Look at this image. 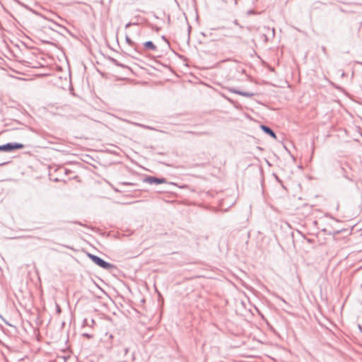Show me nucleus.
I'll list each match as a JSON object with an SVG mask.
<instances>
[{
    "mask_svg": "<svg viewBox=\"0 0 362 362\" xmlns=\"http://www.w3.org/2000/svg\"><path fill=\"white\" fill-rule=\"evenodd\" d=\"M57 311L60 312V308L59 306H57Z\"/></svg>",
    "mask_w": 362,
    "mask_h": 362,
    "instance_id": "obj_13",
    "label": "nucleus"
},
{
    "mask_svg": "<svg viewBox=\"0 0 362 362\" xmlns=\"http://www.w3.org/2000/svg\"><path fill=\"white\" fill-rule=\"evenodd\" d=\"M109 338H110V339H112V334H110V335H109Z\"/></svg>",
    "mask_w": 362,
    "mask_h": 362,
    "instance_id": "obj_15",
    "label": "nucleus"
},
{
    "mask_svg": "<svg viewBox=\"0 0 362 362\" xmlns=\"http://www.w3.org/2000/svg\"><path fill=\"white\" fill-rule=\"evenodd\" d=\"M146 128L149 129H153V128L149 127H146Z\"/></svg>",
    "mask_w": 362,
    "mask_h": 362,
    "instance_id": "obj_14",
    "label": "nucleus"
},
{
    "mask_svg": "<svg viewBox=\"0 0 362 362\" xmlns=\"http://www.w3.org/2000/svg\"><path fill=\"white\" fill-rule=\"evenodd\" d=\"M261 129L267 134L269 135L274 139L276 138L275 132L268 126L262 124L260 126Z\"/></svg>",
    "mask_w": 362,
    "mask_h": 362,
    "instance_id": "obj_4",
    "label": "nucleus"
},
{
    "mask_svg": "<svg viewBox=\"0 0 362 362\" xmlns=\"http://www.w3.org/2000/svg\"><path fill=\"white\" fill-rule=\"evenodd\" d=\"M126 42L130 45L133 44V42L128 36H126Z\"/></svg>",
    "mask_w": 362,
    "mask_h": 362,
    "instance_id": "obj_8",
    "label": "nucleus"
},
{
    "mask_svg": "<svg viewBox=\"0 0 362 362\" xmlns=\"http://www.w3.org/2000/svg\"><path fill=\"white\" fill-rule=\"evenodd\" d=\"M144 182L149 183V184L158 185V184L166 183L167 180L165 178H159V177H156L148 176L144 178Z\"/></svg>",
    "mask_w": 362,
    "mask_h": 362,
    "instance_id": "obj_3",
    "label": "nucleus"
},
{
    "mask_svg": "<svg viewBox=\"0 0 362 362\" xmlns=\"http://www.w3.org/2000/svg\"><path fill=\"white\" fill-rule=\"evenodd\" d=\"M129 351V349L128 348H123L122 350V352L124 355H126Z\"/></svg>",
    "mask_w": 362,
    "mask_h": 362,
    "instance_id": "obj_9",
    "label": "nucleus"
},
{
    "mask_svg": "<svg viewBox=\"0 0 362 362\" xmlns=\"http://www.w3.org/2000/svg\"><path fill=\"white\" fill-rule=\"evenodd\" d=\"M341 170L342 175L344 178H346L349 180H352V178L349 176V174L344 165H341Z\"/></svg>",
    "mask_w": 362,
    "mask_h": 362,
    "instance_id": "obj_6",
    "label": "nucleus"
},
{
    "mask_svg": "<svg viewBox=\"0 0 362 362\" xmlns=\"http://www.w3.org/2000/svg\"><path fill=\"white\" fill-rule=\"evenodd\" d=\"M24 145L20 143H7L4 145H0V151L12 152L17 149H22Z\"/></svg>",
    "mask_w": 362,
    "mask_h": 362,
    "instance_id": "obj_2",
    "label": "nucleus"
},
{
    "mask_svg": "<svg viewBox=\"0 0 362 362\" xmlns=\"http://www.w3.org/2000/svg\"><path fill=\"white\" fill-rule=\"evenodd\" d=\"M119 361L120 362H126L127 361L125 359H123V358H119Z\"/></svg>",
    "mask_w": 362,
    "mask_h": 362,
    "instance_id": "obj_12",
    "label": "nucleus"
},
{
    "mask_svg": "<svg viewBox=\"0 0 362 362\" xmlns=\"http://www.w3.org/2000/svg\"><path fill=\"white\" fill-rule=\"evenodd\" d=\"M144 45L148 49L155 50L156 49V46L152 41H147L144 44Z\"/></svg>",
    "mask_w": 362,
    "mask_h": 362,
    "instance_id": "obj_7",
    "label": "nucleus"
},
{
    "mask_svg": "<svg viewBox=\"0 0 362 362\" xmlns=\"http://www.w3.org/2000/svg\"><path fill=\"white\" fill-rule=\"evenodd\" d=\"M132 25L131 23H128L127 25H126V28H129L130 25Z\"/></svg>",
    "mask_w": 362,
    "mask_h": 362,
    "instance_id": "obj_11",
    "label": "nucleus"
},
{
    "mask_svg": "<svg viewBox=\"0 0 362 362\" xmlns=\"http://www.w3.org/2000/svg\"><path fill=\"white\" fill-rule=\"evenodd\" d=\"M83 336H84L85 337H86L88 339H91L93 337V336L91 334H89L88 333L83 334Z\"/></svg>",
    "mask_w": 362,
    "mask_h": 362,
    "instance_id": "obj_10",
    "label": "nucleus"
},
{
    "mask_svg": "<svg viewBox=\"0 0 362 362\" xmlns=\"http://www.w3.org/2000/svg\"><path fill=\"white\" fill-rule=\"evenodd\" d=\"M187 133H189V134H195L194 132H188Z\"/></svg>",
    "mask_w": 362,
    "mask_h": 362,
    "instance_id": "obj_16",
    "label": "nucleus"
},
{
    "mask_svg": "<svg viewBox=\"0 0 362 362\" xmlns=\"http://www.w3.org/2000/svg\"><path fill=\"white\" fill-rule=\"evenodd\" d=\"M88 257L98 266L100 267L105 269L106 270H110L115 267V266L109 262H107L102 258L95 255L88 254Z\"/></svg>",
    "mask_w": 362,
    "mask_h": 362,
    "instance_id": "obj_1",
    "label": "nucleus"
},
{
    "mask_svg": "<svg viewBox=\"0 0 362 362\" xmlns=\"http://www.w3.org/2000/svg\"><path fill=\"white\" fill-rule=\"evenodd\" d=\"M230 91L232 92V93H236V94H238L240 95H243V96H245V97H247V98H251L254 95V93H250V92H244V91H240V90H235V89H230Z\"/></svg>",
    "mask_w": 362,
    "mask_h": 362,
    "instance_id": "obj_5",
    "label": "nucleus"
}]
</instances>
